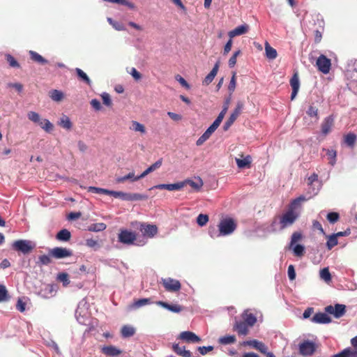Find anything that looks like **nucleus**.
Returning a JSON list of instances; mask_svg holds the SVG:
<instances>
[{
    "label": "nucleus",
    "mask_w": 357,
    "mask_h": 357,
    "mask_svg": "<svg viewBox=\"0 0 357 357\" xmlns=\"http://www.w3.org/2000/svg\"><path fill=\"white\" fill-rule=\"evenodd\" d=\"M315 351V344L312 342L305 340L299 344V352L302 356H310Z\"/></svg>",
    "instance_id": "nucleus-12"
},
{
    "label": "nucleus",
    "mask_w": 357,
    "mask_h": 357,
    "mask_svg": "<svg viewBox=\"0 0 357 357\" xmlns=\"http://www.w3.org/2000/svg\"><path fill=\"white\" fill-rule=\"evenodd\" d=\"M173 351L178 356L182 357H191L192 353L189 350H185V347H180L178 344L172 345Z\"/></svg>",
    "instance_id": "nucleus-23"
},
{
    "label": "nucleus",
    "mask_w": 357,
    "mask_h": 357,
    "mask_svg": "<svg viewBox=\"0 0 357 357\" xmlns=\"http://www.w3.org/2000/svg\"><path fill=\"white\" fill-rule=\"evenodd\" d=\"M290 85L292 88L291 100H293L297 96L300 88V80L298 72H295L290 79Z\"/></svg>",
    "instance_id": "nucleus-13"
},
{
    "label": "nucleus",
    "mask_w": 357,
    "mask_h": 357,
    "mask_svg": "<svg viewBox=\"0 0 357 357\" xmlns=\"http://www.w3.org/2000/svg\"><path fill=\"white\" fill-rule=\"evenodd\" d=\"M179 338L188 343H197L201 341V338L191 331H183L179 335Z\"/></svg>",
    "instance_id": "nucleus-15"
},
{
    "label": "nucleus",
    "mask_w": 357,
    "mask_h": 357,
    "mask_svg": "<svg viewBox=\"0 0 357 357\" xmlns=\"http://www.w3.org/2000/svg\"><path fill=\"white\" fill-rule=\"evenodd\" d=\"M326 218L330 223L334 224L339 220L340 215L336 212H330L327 214Z\"/></svg>",
    "instance_id": "nucleus-50"
},
{
    "label": "nucleus",
    "mask_w": 357,
    "mask_h": 357,
    "mask_svg": "<svg viewBox=\"0 0 357 357\" xmlns=\"http://www.w3.org/2000/svg\"><path fill=\"white\" fill-rule=\"evenodd\" d=\"M334 119L332 116L326 117L321 125L322 134H328L333 126Z\"/></svg>",
    "instance_id": "nucleus-24"
},
{
    "label": "nucleus",
    "mask_w": 357,
    "mask_h": 357,
    "mask_svg": "<svg viewBox=\"0 0 357 357\" xmlns=\"http://www.w3.org/2000/svg\"><path fill=\"white\" fill-rule=\"evenodd\" d=\"M249 30V26L246 24H241L228 33L229 38H232L237 36L246 33Z\"/></svg>",
    "instance_id": "nucleus-19"
},
{
    "label": "nucleus",
    "mask_w": 357,
    "mask_h": 357,
    "mask_svg": "<svg viewBox=\"0 0 357 357\" xmlns=\"http://www.w3.org/2000/svg\"><path fill=\"white\" fill-rule=\"evenodd\" d=\"M323 151L326 152V155L328 156V162L331 165L333 166L335 164V158H336V151L333 149H323Z\"/></svg>",
    "instance_id": "nucleus-36"
},
{
    "label": "nucleus",
    "mask_w": 357,
    "mask_h": 357,
    "mask_svg": "<svg viewBox=\"0 0 357 357\" xmlns=\"http://www.w3.org/2000/svg\"><path fill=\"white\" fill-rule=\"evenodd\" d=\"M9 296L8 291L3 284H0V302L8 300Z\"/></svg>",
    "instance_id": "nucleus-49"
},
{
    "label": "nucleus",
    "mask_w": 357,
    "mask_h": 357,
    "mask_svg": "<svg viewBox=\"0 0 357 357\" xmlns=\"http://www.w3.org/2000/svg\"><path fill=\"white\" fill-rule=\"evenodd\" d=\"M162 284L167 291L172 292L178 291L181 287L178 280L170 278L162 279Z\"/></svg>",
    "instance_id": "nucleus-11"
},
{
    "label": "nucleus",
    "mask_w": 357,
    "mask_h": 357,
    "mask_svg": "<svg viewBox=\"0 0 357 357\" xmlns=\"http://www.w3.org/2000/svg\"><path fill=\"white\" fill-rule=\"evenodd\" d=\"M243 321L246 323L250 327H252L257 322V317L252 313L246 310L242 314Z\"/></svg>",
    "instance_id": "nucleus-22"
},
{
    "label": "nucleus",
    "mask_w": 357,
    "mask_h": 357,
    "mask_svg": "<svg viewBox=\"0 0 357 357\" xmlns=\"http://www.w3.org/2000/svg\"><path fill=\"white\" fill-rule=\"evenodd\" d=\"M345 75L350 81L357 82V60L349 61Z\"/></svg>",
    "instance_id": "nucleus-10"
},
{
    "label": "nucleus",
    "mask_w": 357,
    "mask_h": 357,
    "mask_svg": "<svg viewBox=\"0 0 357 357\" xmlns=\"http://www.w3.org/2000/svg\"><path fill=\"white\" fill-rule=\"evenodd\" d=\"M247 344L255 348L261 354H266V356H267V354L269 353V351H268L267 346L262 342L258 341L257 340H253L248 341Z\"/></svg>",
    "instance_id": "nucleus-17"
},
{
    "label": "nucleus",
    "mask_w": 357,
    "mask_h": 357,
    "mask_svg": "<svg viewBox=\"0 0 357 357\" xmlns=\"http://www.w3.org/2000/svg\"><path fill=\"white\" fill-rule=\"evenodd\" d=\"M265 53L266 58L271 60L275 59L278 56L276 50L272 47L267 41L265 42Z\"/></svg>",
    "instance_id": "nucleus-27"
},
{
    "label": "nucleus",
    "mask_w": 357,
    "mask_h": 357,
    "mask_svg": "<svg viewBox=\"0 0 357 357\" xmlns=\"http://www.w3.org/2000/svg\"><path fill=\"white\" fill-rule=\"evenodd\" d=\"M331 357H355L354 350L351 348H346L341 352L335 354Z\"/></svg>",
    "instance_id": "nucleus-40"
},
{
    "label": "nucleus",
    "mask_w": 357,
    "mask_h": 357,
    "mask_svg": "<svg viewBox=\"0 0 357 357\" xmlns=\"http://www.w3.org/2000/svg\"><path fill=\"white\" fill-rule=\"evenodd\" d=\"M56 280L59 282H62L63 286L64 287H68L70 283L68 274L64 272L58 273L56 276Z\"/></svg>",
    "instance_id": "nucleus-31"
},
{
    "label": "nucleus",
    "mask_w": 357,
    "mask_h": 357,
    "mask_svg": "<svg viewBox=\"0 0 357 357\" xmlns=\"http://www.w3.org/2000/svg\"><path fill=\"white\" fill-rule=\"evenodd\" d=\"M101 97L104 105L108 107L112 105V100L109 93L104 92L101 94Z\"/></svg>",
    "instance_id": "nucleus-62"
},
{
    "label": "nucleus",
    "mask_w": 357,
    "mask_h": 357,
    "mask_svg": "<svg viewBox=\"0 0 357 357\" xmlns=\"http://www.w3.org/2000/svg\"><path fill=\"white\" fill-rule=\"evenodd\" d=\"M56 238L61 241H68L71 238V234L68 229H63L57 233Z\"/></svg>",
    "instance_id": "nucleus-29"
},
{
    "label": "nucleus",
    "mask_w": 357,
    "mask_h": 357,
    "mask_svg": "<svg viewBox=\"0 0 357 357\" xmlns=\"http://www.w3.org/2000/svg\"><path fill=\"white\" fill-rule=\"evenodd\" d=\"M102 352L109 356H116L121 354L120 349L112 345L102 347Z\"/></svg>",
    "instance_id": "nucleus-25"
},
{
    "label": "nucleus",
    "mask_w": 357,
    "mask_h": 357,
    "mask_svg": "<svg viewBox=\"0 0 357 357\" xmlns=\"http://www.w3.org/2000/svg\"><path fill=\"white\" fill-rule=\"evenodd\" d=\"M208 221V215H206V214L201 213L197 218V222L201 227H203L205 225H206Z\"/></svg>",
    "instance_id": "nucleus-51"
},
{
    "label": "nucleus",
    "mask_w": 357,
    "mask_h": 357,
    "mask_svg": "<svg viewBox=\"0 0 357 357\" xmlns=\"http://www.w3.org/2000/svg\"><path fill=\"white\" fill-rule=\"evenodd\" d=\"M89 192H93V193H97V194H104L107 195V192H108L107 189L101 188H97V187H93L90 186L88 189Z\"/></svg>",
    "instance_id": "nucleus-58"
},
{
    "label": "nucleus",
    "mask_w": 357,
    "mask_h": 357,
    "mask_svg": "<svg viewBox=\"0 0 357 357\" xmlns=\"http://www.w3.org/2000/svg\"><path fill=\"white\" fill-rule=\"evenodd\" d=\"M243 108V103L241 101H238L236 103V106L233 111V112L231 114V116H234L236 119L240 115L242 109Z\"/></svg>",
    "instance_id": "nucleus-52"
},
{
    "label": "nucleus",
    "mask_w": 357,
    "mask_h": 357,
    "mask_svg": "<svg viewBox=\"0 0 357 357\" xmlns=\"http://www.w3.org/2000/svg\"><path fill=\"white\" fill-rule=\"evenodd\" d=\"M298 217V213L296 211L288 209L280 217V229L292 225Z\"/></svg>",
    "instance_id": "nucleus-4"
},
{
    "label": "nucleus",
    "mask_w": 357,
    "mask_h": 357,
    "mask_svg": "<svg viewBox=\"0 0 357 357\" xmlns=\"http://www.w3.org/2000/svg\"><path fill=\"white\" fill-rule=\"evenodd\" d=\"M49 255L56 259L71 257L73 252L70 249L62 247H56L49 250Z\"/></svg>",
    "instance_id": "nucleus-5"
},
{
    "label": "nucleus",
    "mask_w": 357,
    "mask_h": 357,
    "mask_svg": "<svg viewBox=\"0 0 357 357\" xmlns=\"http://www.w3.org/2000/svg\"><path fill=\"white\" fill-rule=\"evenodd\" d=\"M13 249L24 255L30 253L36 247L34 243L29 240H17L13 242Z\"/></svg>",
    "instance_id": "nucleus-3"
},
{
    "label": "nucleus",
    "mask_w": 357,
    "mask_h": 357,
    "mask_svg": "<svg viewBox=\"0 0 357 357\" xmlns=\"http://www.w3.org/2000/svg\"><path fill=\"white\" fill-rule=\"evenodd\" d=\"M237 225L234 219L231 218H225L220 220L218 225L219 234H216L215 228L209 229V234L212 238L220 236H227L232 234L236 229Z\"/></svg>",
    "instance_id": "nucleus-1"
},
{
    "label": "nucleus",
    "mask_w": 357,
    "mask_h": 357,
    "mask_svg": "<svg viewBox=\"0 0 357 357\" xmlns=\"http://www.w3.org/2000/svg\"><path fill=\"white\" fill-rule=\"evenodd\" d=\"M356 135H346L344 142L346 143L348 146H352L356 139Z\"/></svg>",
    "instance_id": "nucleus-63"
},
{
    "label": "nucleus",
    "mask_w": 357,
    "mask_h": 357,
    "mask_svg": "<svg viewBox=\"0 0 357 357\" xmlns=\"http://www.w3.org/2000/svg\"><path fill=\"white\" fill-rule=\"evenodd\" d=\"M320 278L326 282H330L331 281V275L328 267L324 268L320 271Z\"/></svg>",
    "instance_id": "nucleus-45"
},
{
    "label": "nucleus",
    "mask_w": 357,
    "mask_h": 357,
    "mask_svg": "<svg viewBox=\"0 0 357 357\" xmlns=\"http://www.w3.org/2000/svg\"><path fill=\"white\" fill-rule=\"evenodd\" d=\"M222 118L218 116L216 119L213 121V123L211 125L209 128L204 132V134H212L215 130L218 128L220 123L222 121Z\"/></svg>",
    "instance_id": "nucleus-34"
},
{
    "label": "nucleus",
    "mask_w": 357,
    "mask_h": 357,
    "mask_svg": "<svg viewBox=\"0 0 357 357\" xmlns=\"http://www.w3.org/2000/svg\"><path fill=\"white\" fill-rule=\"evenodd\" d=\"M119 241L127 245L133 244L137 238L135 232L128 231L127 229H121L118 236Z\"/></svg>",
    "instance_id": "nucleus-6"
},
{
    "label": "nucleus",
    "mask_w": 357,
    "mask_h": 357,
    "mask_svg": "<svg viewBox=\"0 0 357 357\" xmlns=\"http://www.w3.org/2000/svg\"><path fill=\"white\" fill-rule=\"evenodd\" d=\"M27 119L33 123L36 126H38L43 129L45 132H51L53 129V124L47 119L36 112L29 111L27 112Z\"/></svg>",
    "instance_id": "nucleus-2"
},
{
    "label": "nucleus",
    "mask_w": 357,
    "mask_h": 357,
    "mask_svg": "<svg viewBox=\"0 0 357 357\" xmlns=\"http://www.w3.org/2000/svg\"><path fill=\"white\" fill-rule=\"evenodd\" d=\"M6 86H7V88L14 89L15 91H17L18 93H21L22 92L23 88H24L23 85L19 82H16V83L9 82L7 84Z\"/></svg>",
    "instance_id": "nucleus-53"
},
{
    "label": "nucleus",
    "mask_w": 357,
    "mask_h": 357,
    "mask_svg": "<svg viewBox=\"0 0 357 357\" xmlns=\"http://www.w3.org/2000/svg\"><path fill=\"white\" fill-rule=\"evenodd\" d=\"M302 238V234L300 232L296 231L292 234L290 247H292L296 242Z\"/></svg>",
    "instance_id": "nucleus-59"
},
{
    "label": "nucleus",
    "mask_w": 357,
    "mask_h": 357,
    "mask_svg": "<svg viewBox=\"0 0 357 357\" xmlns=\"http://www.w3.org/2000/svg\"><path fill=\"white\" fill-rule=\"evenodd\" d=\"M139 229L142 233V235L147 238L154 237L158 231L156 225L144 222L139 223Z\"/></svg>",
    "instance_id": "nucleus-7"
},
{
    "label": "nucleus",
    "mask_w": 357,
    "mask_h": 357,
    "mask_svg": "<svg viewBox=\"0 0 357 357\" xmlns=\"http://www.w3.org/2000/svg\"><path fill=\"white\" fill-rule=\"evenodd\" d=\"M146 199H148V196L146 195L139 193H131V202L142 201Z\"/></svg>",
    "instance_id": "nucleus-57"
},
{
    "label": "nucleus",
    "mask_w": 357,
    "mask_h": 357,
    "mask_svg": "<svg viewBox=\"0 0 357 357\" xmlns=\"http://www.w3.org/2000/svg\"><path fill=\"white\" fill-rule=\"evenodd\" d=\"M86 246L92 248H98V242L96 240H94L93 238H88L86 240Z\"/></svg>",
    "instance_id": "nucleus-64"
},
{
    "label": "nucleus",
    "mask_w": 357,
    "mask_h": 357,
    "mask_svg": "<svg viewBox=\"0 0 357 357\" xmlns=\"http://www.w3.org/2000/svg\"><path fill=\"white\" fill-rule=\"evenodd\" d=\"M185 185V182H178L176 183H172V184H158L155 185L154 187L151 188L150 190L153 188H157L160 190H167L169 191L173 190H179L182 189Z\"/></svg>",
    "instance_id": "nucleus-16"
},
{
    "label": "nucleus",
    "mask_w": 357,
    "mask_h": 357,
    "mask_svg": "<svg viewBox=\"0 0 357 357\" xmlns=\"http://www.w3.org/2000/svg\"><path fill=\"white\" fill-rule=\"evenodd\" d=\"M135 333V328L130 326H123L121 330V333L123 337H130L132 336Z\"/></svg>",
    "instance_id": "nucleus-33"
},
{
    "label": "nucleus",
    "mask_w": 357,
    "mask_h": 357,
    "mask_svg": "<svg viewBox=\"0 0 357 357\" xmlns=\"http://www.w3.org/2000/svg\"><path fill=\"white\" fill-rule=\"evenodd\" d=\"M75 72L78 76V77L83 82H84L86 84L90 86L91 84V81L88 77V75L80 68H76Z\"/></svg>",
    "instance_id": "nucleus-38"
},
{
    "label": "nucleus",
    "mask_w": 357,
    "mask_h": 357,
    "mask_svg": "<svg viewBox=\"0 0 357 357\" xmlns=\"http://www.w3.org/2000/svg\"><path fill=\"white\" fill-rule=\"evenodd\" d=\"M183 182H185V185L189 184L193 189L197 191L199 190L203 185V182L200 178L197 182L189 179L183 181Z\"/></svg>",
    "instance_id": "nucleus-47"
},
{
    "label": "nucleus",
    "mask_w": 357,
    "mask_h": 357,
    "mask_svg": "<svg viewBox=\"0 0 357 357\" xmlns=\"http://www.w3.org/2000/svg\"><path fill=\"white\" fill-rule=\"evenodd\" d=\"M316 64L318 70L324 74H327L329 73L331 66V59H328L326 56L323 54L320 55L317 60Z\"/></svg>",
    "instance_id": "nucleus-9"
},
{
    "label": "nucleus",
    "mask_w": 357,
    "mask_h": 357,
    "mask_svg": "<svg viewBox=\"0 0 357 357\" xmlns=\"http://www.w3.org/2000/svg\"><path fill=\"white\" fill-rule=\"evenodd\" d=\"M250 326L243 321L236 320L233 326V331L237 332L238 335H247Z\"/></svg>",
    "instance_id": "nucleus-14"
},
{
    "label": "nucleus",
    "mask_w": 357,
    "mask_h": 357,
    "mask_svg": "<svg viewBox=\"0 0 357 357\" xmlns=\"http://www.w3.org/2000/svg\"><path fill=\"white\" fill-rule=\"evenodd\" d=\"M57 123L59 126L66 129L67 131H69L72 128V123L70 118L65 114H63L61 116Z\"/></svg>",
    "instance_id": "nucleus-26"
},
{
    "label": "nucleus",
    "mask_w": 357,
    "mask_h": 357,
    "mask_svg": "<svg viewBox=\"0 0 357 357\" xmlns=\"http://www.w3.org/2000/svg\"><path fill=\"white\" fill-rule=\"evenodd\" d=\"M236 341L234 335H226L219 338V343L222 344H234Z\"/></svg>",
    "instance_id": "nucleus-43"
},
{
    "label": "nucleus",
    "mask_w": 357,
    "mask_h": 357,
    "mask_svg": "<svg viewBox=\"0 0 357 357\" xmlns=\"http://www.w3.org/2000/svg\"><path fill=\"white\" fill-rule=\"evenodd\" d=\"M328 240L326 242V247L328 250H331L333 248H334L336 245H337V237L335 234L328 236H327Z\"/></svg>",
    "instance_id": "nucleus-42"
},
{
    "label": "nucleus",
    "mask_w": 357,
    "mask_h": 357,
    "mask_svg": "<svg viewBox=\"0 0 357 357\" xmlns=\"http://www.w3.org/2000/svg\"><path fill=\"white\" fill-rule=\"evenodd\" d=\"M236 165L238 168L243 169L245 167H250L251 163V158L248 155L243 159L236 158Z\"/></svg>",
    "instance_id": "nucleus-30"
},
{
    "label": "nucleus",
    "mask_w": 357,
    "mask_h": 357,
    "mask_svg": "<svg viewBox=\"0 0 357 357\" xmlns=\"http://www.w3.org/2000/svg\"><path fill=\"white\" fill-rule=\"evenodd\" d=\"M325 312L333 314L335 318H340L346 312V306L343 304H335V306L328 305L325 307Z\"/></svg>",
    "instance_id": "nucleus-8"
},
{
    "label": "nucleus",
    "mask_w": 357,
    "mask_h": 357,
    "mask_svg": "<svg viewBox=\"0 0 357 357\" xmlns=\"http://www.w3.org/2000/svg\"><path fill=\"white\" fill-rule=\"evenodd\" d=\"M6 61L9 63V66L12 68H20L19 63L15 60V59L10 54L6 55Z\"/></svg>",
    "instance_id": "nucleus-56"
},
{
    "label": "nucleus",
    "mask_w": 357,
    "mask_h": 357,
    "mask_svg": "<svg viewBox=\"0 0 357 357\" xmlns=\"http://www.w3.org/2000/svg\"><path fill=\"white\" fill-rule=\"evenodd\" d=\"M241 54V50L236 51L233 55L230 57L228 61V65L229 68H234L236 63L237 56Z\"/></svg>",
    "instance_id": "nucleus-54"
},
{
    "label": "nucleus",
    "mask_w": 357,
    "mask_h": 357,
    "mask_svg": "<svg viewBox=\"0 0 357 357\" xmlns=\"http://www.w3.org/2000/svg\"><path fill=\"white\" fill-rule=\"evenodd\" d=\"M306 199L304 196H300L299 197L296 198V199H293L289 206V208L288 209H291V211H295V209L298 206H300L301 203L302 202H304L305 201Z\"/></svg>",
    "instance_id": "nucleus-44"
},
{
    "label": "nucleus",
    "mask_w": 357,
    "mask_h": 357,
    "mask_svg": "<svg viewBox=\"0 0 357 357\" xmlns=\"http://www.w3.org/2000/svg\"><path fill=\"white\" fill-rule=\"evenodd\" d=\"M51 256L50 255H40L38 257V261H37V264L41 266H47L49 264H50L52 261L51 259Z\"/></svg>",
    "instance_id": "nucleus-41"
},
{
    "label": "nucleus",
    "mask_w": 357,
    "mask_h": 357,
    "mask_svg": "<svg viewBox=\"0 0 357 357\" xmlns=\"http://www.w3.org/2000/svg\"><path fill=\"white\" fill-rule=\"evenodd\" d=\"M130 129L135 132H140L144 133L145 132V128L144 125L137 121H132Z\"/></svg>",
    "instance_id": "nucleus-48"
},
{
    "label": "nucleus",
    "mask_w": 357,
    "mask_h": 357,
    "mask_svg": "<svg viewBox=\"0 0 357 357\" xmlns=\"http://www.w3.org/2000/svg\"><path fill=\"white\" fill-rule=\"evenodd\" d=\"M107 228L106 224L104 222H99V223H93L90 225L88 227V230L89 231H104Z\"/></svg>",
    "instance_id": "nucleus-35"
},
{
    "label": "nucleus",
    "mask_w": 357,
    "mask_h": 357,
    "mask_svg": "<svg viewBox=\"0 0 357 357\" xmlns=\"http://www.w3.org/2000/svg\"><path fill=\"white\" fill-rule=\"evenodd\" d=\"M294 253L296 257H302L305 253V248L303 245L298 244L294 248Z\"/></svg>",
    "instance_id": "nucleus-55"
},
{
    "label": "nucleus",
    "mask_w": 357,
    "mask_h": 357,
    "mask_svg": "<svg viewBox=\"0 0 357 357\" xmlns=\"http://www.w3.org/2000/svg\"><path fill=\"white\" fill-rule=\"evenodd\" d=\"M155 304L176 313L181 312L183 309L180 305H171L164 301H157Z\"/></svg>",
    "instance_id": "nucleus-21"
},
{
    "label": "nucleus",
    "mask_w": 357,
    "mask_h": 357,
    "mask_svg": "<svg viewBox=\"0 0 357 357\" xmlns=\"http://www.w3.org/2000/svg\"><path fill=\"white\" fill-rule=\"evenodd\" d=\"M153 303V302L151 301V298H141L134 301V302L130 305V307L132 309H137L142 306L151 304Z\"/></svg>",
    "instance_id": "nucleus-28"
},
{
    "label": "nucleus",
    "mask_w": 357,
    "mask_h": 357,
    "mask_svg": "<svg viewBox=\"0 0 357 357\" xmlns=\"http://www.w3.org/2000/svg\"><path fill=\"white\" fill-rule=\"evenodd\" d=\"M306 114L310 117L314 119L315 121L319 119L318 109L312 105L309 106L307 110L306 111Z\"/></svg>",
    "instance_id": "nucleus-46"
},
{
    "label": "nucleus",
    "mask_w": 357,
    "mask_h": 357,
    "mask_svg": "<svg viewBox=\"0 0 357 357\" xmlns=\"http://www.w3.org/2000/svg\"><path fill=\"white\" fill-rule=\"evenodd\" d=\"M236 73H233V75L231 78V80L229 82V86H228V90L233 93L236 89Z\"/></svg>",
    "instance_id": "nucleus-61"
},
{
    "label": "nucleus",
    "mask_w": 357,
    "mask_h": 357,
    "mask_svg": "<svg viewBox=\"0 0 357 357\" xmlns=\"http://www.w3.org/2000/svg\"><path fill=\"white\" fill-rule=\"evenodd\" d=\"M219 66H220V63H219V61H218L214 65L211 71L205 77L204 79L203 80V84L208 85L209 84H211L213 82V80L214 79L215 77L216 76V75L218 73Z\"/></svg>",
    "instance_id": "nucleus-20"
},
{
    "label": "nucleus",
    "mask_w": 357,
    "mask_h": 357,
    "mask_svg": "<svg viewBox=\"0 0 357 357\" xmlns=\"http://www.w3.org/2000/svg\"><path fill=\"white\" fill-rule=\"evenodd\" d=\"M311 321L316 324H328L331 322V318L326 313L324 312H318L316 313Z\"/></svg>",
    "instance_id": "nucleus-18"
},
{
    "label": "nucleus",
    "mask_w": 357,
    "mask_h": 357,
    "mask_svg": "<svg viewBox=\"0 0 357 357\" xmlns=\"http://www.w3.org/2000/svg\"><path fill=\"white\" fill-rule=\"evenodd\" d=\"M136 177L137 176H135L134 172H130L129 174H128L127 175H126L124 176L117 177L116 178V182L118 183H124L127 180H130L132 181H136L139 180V179H137Z\"/></svg>",
    "instance_id": "nucleus-39"
},
{
    "label": "nucleus",
    "mask_w": 357,
    "mask_h": 357,
    "mask_svg": "<svg viewBox=\"0 0 357 357\" xmlns=\"http://www.w3.org/2000/svg\"><path fill=\"white\" fill-rule=\"evenodd\" d=\"M50 98L56 102H59L63 98V93L61 91L53 89L49 93Z\"/></svg>",
    "instance_id": "nucleus-32"
},
{
    "label": "nucleus",
    "mask_w": 357,
    "mask_h": 357,
    "mask_svg": "<svg viewBox=\"0 0 357 357\" xmlns=\"http://www.w3.org/2000/svg\"><path fill=\"white\" fill-rule=\"evenodd\" d=\"M236 119L234 116L230 115V116L228 118V119L225 122L223 125V130L225 132L227 131L229 128L231 127V126L236 121Z\"/></svg>",
    "instance_id": "nucleus-60"
},
{
    "label": "nucleus",
    "mask_w": 357,
    "mask_h": 357,
    "mask_svg": "<svg viewBox=\"0 0 357 357\" xmlns=\"http://www.w3.org/2000/svg\"><path fill=\"white\" fill-rule=\"evenodd\" d=\"M29 54H30L31 59L37 63H39L40 64H45L47 63V60L44 59L41 55H40L38 53H37L34 51H32V50L29 51Z\"/></svg>",
    "instance_id": "nucleus-37"
}]
</instances>
